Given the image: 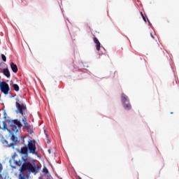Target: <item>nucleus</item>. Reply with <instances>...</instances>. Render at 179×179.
I'll use <instances>...</instances> for the list:
<instances>
[{"label":"nucleus","mask_w":179,"mask_h":179,"mask_svg":"<svg viewBox=\"0 0 179 179\" xmlns=\"http://www.w3.org/2000/svg\"><path fill=\"white\" fill-rule=\"evenodd\" d=\"M37 148L36 147V140H29L28 141L27 145H24L20 148V150H17V152L22 155L21 160H14V163L15 166H17L20 168V173H29L31 174H36L38 173L40 171V167L36 162L32 161V162H29V153L31 155H35L37 156L38 152L36 150ZM24 162V163H23Z\"/></svg>","instance_id":"f257e3e1"},{"label":"nucleus","mask_w":179,"mask_h":179,"mask_svg":"<svg viewBox=\"0 0 179 179\" xmlns=\"http://www.w3.org/2000/svg\"><path fill=\"white\" fill-rule=\"evenodd\" d=\"M7 122L10 127L12 134H17V132H19V129L17 128H22V127H23L20 120H7Z\"/></svg>","instance_id":"f03ea898"},{"label":"nucleus","mask_w":179,"mask_h":179,"mask_svg":"<svg viewBox=\"0 0 179 179\" xmlns=\"http://www.w3.org/2000/svg\"><path fill=\"white\" fill-rule=\"evenodd\" d=\"M18 101L19 99H16L15 106L17 107V110H15V113L17 114H21V115H24V114L27 113V107H26L24 103H20Z\"/></svg>","instance_id":"7ed1b4c3"},{"label":"nucleus","mask_w":179,"mask_h":179,"mask_svg":"<svg viewBox=\"0 0 179 179\" xmlns=\"http://www.w3.org/2000/svg\"><path fill=\"white\" fill-rule=\"evenodd\" d=\"M0 90H1L2 93L4 94H9V91L10 90V88L9 87V85L6 83V82H1V87L0 88Z\"/></svg>","instance_id":"20e7f679"},{"label":"nucleus","mask_w":179,"mask_h":179,"mask_svg":"<svg viewBox=\"0 0 179 179\" xmlns=\"http://www.w3.org/2000/svg\"><path fill=\"white\" fill-rule=\"evenodd\" d=\"M121 101L122 104H124L125 103H129V99H128V96L125 95V94H122L121 95Z\"/></svg>","instance_id":"39448f33"},{"label":"nucleus","mask_w":179,"mask_h":179,"mask_svg":"<svg viewBox=\"0 0 179 179\" xmlns=\"http://www.w3.org/2000/svg\"><path fill=\"white\" fill-rule=\"evenodd\" d=\"M10 68L13 71V72H14V73H17V66L16 64H15V63L12 62L10 64Z\"/></svg>","instance_id":"423d86ee"},{"label":"nucleus","mask_w":179,"mask_h":179,"mask_svg":"<svg viewBox=\"0 0 179 179\" xmlns=\"http://www.w3.org/2000/svg\"><path fill=\"white\" fill-rule=\"evenodd\" d=\"M3 73L5 75V76H6V78H10V72H9V69H3Z\"/></svg>","instance_id":"0eeeda50"},{"label":"nucleus","mask_w":179,"mask_h":179,"mask_svg":"<svg viewBox=\"0 0 179 179\" xmlns=\"http://www.w3.org/2000/svg\"><path fill=\"white\" fill-rule=\"evenodd\" d=\"M123 105V107L124 108V110H131V108H132V106H131V103H129V102H128L127 103H122Z\"/></svg>","instance_id":"6e6552de"},{"label":"nucleus","mask_w":179,"mask_h":179,"mask_svg":"<svg viewBox=\"0 0 179 179\" xmlns=\"http://www.w3.org/2000/svg\"><path fill=\"white\" fill-rule=\"evenodd\" d=\"M11 140L13 141V142H14V143H16V142H17V137L15 136V134H12Z\"/></svg>","instance_id":"1a4fd4ad"},{"label":"nucleus","mask_w":179,"mask_h":179,"mask_svg":"<svg viewBox=\"0 0 179 179\" xmlns=\"http://www.w3.org/2000/svg\"><path fill=\"white\" fill-rule=\"evenodd\" d=\"M13 88L14 89V90H15V92H19V85H17V84H13Z\"/></svg>","instance_id":"9d476101"},{"label":"nucleus","mask_w":179,"mask_h":179,"mask_svg":"<svg viewBox=\"0 0 179 179\" xmlns=\"http://www.w3.org/2000/svg\"><path fill=\"white\" fill-rule=\"evenodd\" d=\"M24 125L26 129H31V125H30V124H29L28 122L24 124Z\"/></svg>","instance_id":"9b49d317"},{"label":"nucleus","mask_w":179,"mask_h":179,"mask_svg":"<svg viewBox=\"0 0 179 179\" xmlns=\"http://www.w3.org/2000/svg\"><path fill=\"white\" fill-rule=\"evenodd\" d=\"M3 129H6L7 131H8V132H10V130H9V129H8V126L6 124V122H3Z\"/></svg>","instance_id":"f8f14e48"},{"label":"nucleus","mask_w":179,"mask_h":179,"mask_svg":"<svg viewBox=\"0 0 179 179\" xmlns=\"http://www.w3.org/2000/svg\"><path fill=\"white\" fill-rule=\"evenodd\" d=\"M43 173H44V174H46V176H48V174H50L49 173H48V169H47V168H45V167H44L43 169Z\"/></svg>","instance_id":"ddd939ff"},{"label":"nucleus","mask_w":179,"mask_h":179,"mask_svg":"<svg viewBox=\"0 0 179 179\" xmlns=\"http://www.w3.org/2000/svg\"><path fill=\"white\" fill-rule=\"evenodd\" d=\"M100 45H101L100 42L96 44V48L97 51H100Z\"/></svg>","instance_id":"4468645a"},{"label":"nucleus","mask_w":179,"mask_h":179,"mask_svg":"<svg viewBox=\"0 0 179 179\" xmlns=\"http://www.w3.org/2000/svg\"><path fill=\"white\" fill-rule=\"evenodd\" d=\"M1 59L3 61V62H6V56H5V55H1Z\"/></svg>","instance_id":"2eb2a0df"},{"label":"nucleus","mask_w":179,"mask_h":179,"mask_svg":"<svg viewBox=\"0 0 179 179\" xmlns=\"http://www.w3.org/2000/svg\"><path fill=\"white\" fill-rule=\"evenodd\" d=\"M22 122H23L24 124H27V118L26 117H22Z\"/></svg>","instance_id":"dca6fc26"},{"label":"nucleus","mask_w":179,"mask_h":179,"mask_svg":"<svg viewBox=\"0 0 179 179\" xmlns=\"http://www.w3.org/2000/svg\"><path fill=\"white\" fill-rule=\"evenodd\" d=\"M94 43H95L96 44L100 43V41H99V39L96 37L94 38Z\"/></svg>","instance_id":"f3484780"},{"label":"nucleus","mask_w":179,"mask_h":179,"mask_svg":"<svg viewBox=\"0 0 179 179\" xmlns=\"http://www.w3.org/2000/svg\"><path fill=\"white\" fill-rule=\"evenodd\" d=\"M116 75H118V73L117 71H114L112 73V78H115Z\"/></svg>","instance_id":"a211bd4d"},{"label":"nucleus","mask_w":179,"mask_h":179,"mask_svg":"<svg viewBox=\"0 0 179 179\" xmlns=\"http://www.w3.org/2000/svg\"><path fill=\"white\" fill-rule=\"evenodd\" d=\"M15 157H17V154L16 152L13 153V155L12 156V159H15Z\"/></svg>","instance_id":"6ab92c4d"},{"label":"nucleus","mask_w":179,"mask_h":179,"mask_svg":"<svg viewBox=\"0 0 179 179\" xmlns=\"http://www.w3.org/2000/svg\"><path fill=\"white\" fill-rule=\"evenodd\" d=\"M46 178H47V179H52V176H51V175H50V174H48V175L46 176Z\"/></svg>","instance_id":"aec40b11"},{"label":"nucleus","mask_w":179,"mask_h":179,"mask_svg":"<svg viewBox=\"0 0 179 179\" xmlns=\"http://www.w3.org/2000/svg\"><path fill=\"white\" fill-rule=\"evenodd\" d=\"M3 167L2 164L0 163V173H2Z\"/></svg>","instance_id":"412c9836"},{"label":"nucleus","mask_w":179,"mask_h":179,"mask_svg":"<svg viewBox=\"0 0 179 179\" xmlns=\"http://www.w3.org/2000/svg\"><path fill=\"white\" fill-rule=\"evenodd\" d=\"M20 179H26V178H24V176H22V175H20Z\"/></svg>","instance_id":"4be33fe9"},{"label":"nucleus","mask_w":179,"mask_h":179,"mask_svg":"<svg viewBox=\"0 0 179 179\" xmlns=\"http://www.w3.org/2000/svg\"><path fill=\"white\" fill-rule=\"evenodd\" d=\"M143 19L144 22H146V17H145V16H143Z\"/></svg>","instance_id":"5701e85b"},{"label":"nucleus","mask_w":179,"mask_h":179,"mask_svg":"<svg viewBox=\"0 0 179 179\" xmlns=\"http://www.w3.org/2000/svg\"><path fill=\"white\" fill-rule=\"evenodd\" d=\"M3 118H6V113H4V117Z\"/></svg>","instance_id":"b1692460"},{"label":"nucleus","mask_w":179,"mask_h":179,"mask_svg":"<svg viewBox=\"0 0 179 179\" xmlns=\"http://www.w3.org/2000/svg\"><path fill=\"white\" fill-rule=\"evenodd\" d=\"M141 15L142 17H143L144 15H143V13L142 12L141 13Z\"/></svg>","instance_id":"393cba45"},{"label":"nucleus","mask_w":179,"mask_h":179,"mask_svg":"<svg viewBox=\"0 0 179 179\" xmlns=\"http://www.w3.org/2000/svg\"><path fill=\"white\" fill-rule=\"evenodd\" d=\"M11 146H15V144H13V143H12Z\"/></svg>","instance_id":"a878e982"},{"label":"nucleus","mask_w":179,"mask_h":179,"mask_svg":"<svg viewBox=\"0 0 179 179\" xmlns=\"http://www.w3.org/2000/svg\"><path fill=\"white\" fill-rule=\"evenodd\" d=\"M150 36H151V37H152V38H155L152 36V34H150Z\"/></svg>","instance_id":"bb28decb"},{"label":"nucleus","mask_w":179,"mask_h":179,"mask_svg":"<svg viewBox=\"0 0 179 179\" xmlns=\"http://www.w3.org/2000/svg\"><path fill=\"white\" fill-rule=\"evenodd\" d=\"M171 114H173V112H171Z\"/></svg>","instance_id":"cd10ccee"},{"label":"nucleus","mask_w":179,"mask_h":179,"mask_svg":"<svg viewBox=\"0 0 179 179\" xmlns=\"http://www.w3.org/2000/svg\"><path fill=\"white\" fill-rule=\"evenodd\" d=\"M23 142L24 143V140H23Z\"/></svg>","instance_id":"c85d7f7f"},{"label":"nucleus","mask_w":179,"mask_h":179,"mask_svg":"<svg viewBox=\"0 0 179 179\" xmlns=\"http://www.w3.org/2000/svg\"><path fill=\"white\" fill-rule=\"evenodd\" d=\"M1 177V174H0V178Z\"/></svg>","instance_id":"c756f323"},{"label":"nucleus","mask_w":179,"mask_h":179,"mask_svg":"<svg viewBox=\"0 0 179 179\" xmlns=\"http://www.w3.org/2000/svg\"><path fill=\"white\" fill-rule=\"evenodd\" d=\"M79 179H82V178H79Z\"/></svg>","instance_id":"7c9ffc66"}]
</instances>
